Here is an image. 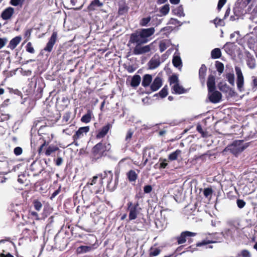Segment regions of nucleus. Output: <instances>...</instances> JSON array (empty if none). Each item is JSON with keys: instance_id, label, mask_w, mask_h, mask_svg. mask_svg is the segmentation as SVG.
Segmentation results:
<instances>
[{"instance_id": "1", "label": "nucleus", "mask_w": 257, "mask_h": 257, "mask_svg": "<svg viewBox=\"0 0 257 257\" xmlns=\"http://www.w3.org/2000/svg\"><path fill=\"white\" fill-rule=\"evenodd\" d=\"M155 32V28L151 27L137 30L131 34L128 43L136 44L133 51L134 54L141 55L151 51L150 45L144 46L142 45L149 41V38L154 34Z\"/></svg>"}, {"instance_id": "2", "label": "nucleus", "mask_w": 257, "mask_h": 257, "mask_svg": "<svg viewBox=\"0 0 257 257\" xmlns=\"http://www.w3.org/2000/svg\"><path fill=\"white\" fill-rule=\"evenodd\" d=\"M110 149V144L103 141L96 144L91 151L90 158L91 162L95 163L102 157L106 156Z\"/></svg>"}, {"instance_id": "3", "label": "nucleus", "mask_w": 257, "mask_h": 257, "mask_svg": "<svg viewBox=\"0 0 257 257\" xmlns=\"http://www.w3.org/2000/svg\"><path fill=\"white\" fill-rule=\"evenodd\" d=\"M247 147V144H243V140H236L226 147L224 151H229L232 154L237 155L243 151Z\"/></svg>"}, {"instance_id": "4", "label": "nucleus", "mask_w": 257, "mask_h": 257, "mask_svg": "<svg viewBox=\"0 0 257 257\" xmlns=\"http://www.w3.org/2000/svg\"><path fill=\"white\" fill-rule=\"evenodd\" d=\"M104 175L102 174H97L89 180L86 183L85 187L90 188L91 186H94L96 184L99 185L98 189L94 191L96 194H102L104 192V188L103 187V180L104 179Z\"/></svg>"}, {"instance_id": "5", "label": "nucleus", "mask_w": 257, "mask_h": 257, "mask_svg": "<svg viewBox=\"0 0 257 257\" xmlns=\"http://www.w3.org/2000/svg\"><path fill=\"white\" fill-rule=\"evenodd\" d=\"M48 145L49 142H47L44 140V143L38 149V152L39 155L41 156L44 154L46 156H49L51 155L52 153L59 150V148L56 146H49L47 147Z\"/></svg>"}, {"instance_id": "6", "label": "nucleus", "mask_w": 257, "mask_h": 257, "mask_svg": "<svg viewBox=\"0 0 257 257\" xmlns=\"http://www.w3.org/2000/svg\"><path fill=\"white\" fill-rule=\"evenodd\" d=\"M127 210L129 211L128 218L130 220L136 219L139 213V202L137 201L133 204L132 202H128L127 204Z\"/></svg>"}, {"instance_id": "7", "label": "nucleus", "mask_w": 257, "mask_h": 257, "mask_svg": "<svg viewBox=\"0 0 257 257\" xmlns=\"http://www.w3.org/2000/svg\"><path fill=\"white\" fill-rule=\"evenodd\" d=\"M196 235V233L185 231L182 232L179 236H177L176 240L178 244L184 243L187 240L189 243H191L193 241L191 237L195 236Z\"/></svg>"}, {"instance_id": "8", "label": "nucleus", "mask_w": 257, "mask_h": 257, "mask_svg": "<svg viewBox=\"0 0 257 257\" xmlns=\"http://www.w3.org/2000/svg\"><path fill=\"white\" fill-rule=\"evenodd\" d=\"M235 71L237 76L236 85L237 89L239 91H242L244 90V77L241 70L240 67L235 66Z\"/></svg>"}, {"instance_id": "9", "label": "nucleus", "mask_w": 257, "mask_h": 257, "mask_svg": "<svg viewBox=\"0 0 257 257\" xmlns=\"http://www.w3.org/2000/svg\"><path fill=\"white\" fill-rule=\"evenodd\" d=\"M89 130L88 126L80 127L72 137L74 143H75L77 140L83 138L89 131Z\"/></svg>"}, {"instance_id": "10", "label": "nucleus", "mask_w": 257, "mask_h": 257, "mask_svg": "<svg viewBox=\"0 0 257 257\" xmlns=\"http://www.w3.org/2000/svg\"><path fill=\"white\" fill-rule=\"evenodd\" d=\"M57 34L56 32H54L52 33L46 47L44 48L45 51L50 53L52 51L53 46L57 40Z\"/></svg>"}, {"instance_id": "11", "label": "nucleus", "mask_w": 257, "mask_h": 257, "mask_svg": "<svg viewBox=\"0 0 257 257\" xmlns=\"http://www.w3.org/2000/svg\"><path fill=\"white\" fill-rule=\"evenodd\" d=\"M111 127L112 125L109 123L102 126L97 131L96 138L97 139H100L104 138Z\"/></svg>"}, {"instance_id": "12", "label": "nucleus", "mask_w": 257, "mask_h": 257, "mask_svg": "<svg viewBox=\"0 0 257 257\" xmlns=\"http://www.w3.org/2000/svg\"><path fill=\"white\" fill-rule=\"evenodd\" d=\"M221 98V93L217 90H215L211 93L208 92V99L212 103H216L220 102Z\"/></svg>"}, {"instance_id": "13", "label": "nucleus", "mask_w": 257, "mask_h": 257, "mask_svg": "<svg viewBox=\"0 0 257 257\" xmlns=\"http://www.w3.org/2000/svg\"><path fill=\"white\" fill-rule=\"evenodd\" d=\"M115 180L113 182L112 179H109V181H108L107 184L106 188L110 192L113 191L117 187L118 183L119 173L115 172Z\"/></svg>"}, {"instance_id": "14", "label": "nucleus", "mask_w": 257, "mask_h": 257, "mask_svg": "<svg viewBox=\"0 0 257 257\" xmlns=\"http://www.w3.org/2000/svg\"><path fill=\"white\" fill-rule=\"evenodd\" d=\"M246 63L248 67L250 69H254L256 67V60L253 56L249 52L246 54Z\"/></svg>"}, {"instance_id": "15", "label": "nucleus", "mask_w": 257, "mask_h": 257, "mask_svg": "<svg viewBox=\"0 0 257 257\" xmlns=\"http://www.w3.org/2000/svg\"><path fill=\"white\" fill-rule=\"evenodd\" d=\"M162 85V80L160 77L157 76L150 85V89L152 91L158 90Z\"/></svg>"}, {"instance_id": "16", "label": "nucleus", "mask_w": 257, "mask_h": 257, "mask_svg": "<svg viewBox=\"0 0 257 257\" xmlns=\"http://www.w3.org/2000/svg\"><path fill=\"white\" fill-rule=\"evenodd\" d=\"M14 14V9L12 7H8L1 14V18L4 20L10 19Z\"/></svg>"}, {"instance_id": "17", "label": "nucleus", "mask_w": 257, "mask_h": 257, "mask_svg": "<svg viewBox=\"0 0 257 257\" xmlns=\"http://www.w3.org/2000/svg\"><path fill=\"white\" fill-rule=\"evenodd\" d=\"M138 173L135 170H130L126 174V176L127 180L130 182H135L138 178V173L140 172L139 170H137Z\"/></svg>"}, {"instance_id": "18", "label": "nucleus", "mask_w": 257, "mask_h": 257, "mask_svg": "<svg viewBox=\"0 0 257 257\" xmlns=\"http://www.w3.org/2000/svg\"><path fill=\"white\" fill-rule=\"evenodd\" d=\"M215 79L214 76L210 75L208 76V80L207 81V85L209 93H211L212 91L215 90Z\"/></svg>"}, {"instance_id": "19", "label": "nucleus", "mask_w": 257, "mask_h": 257, "mask_svg": "<svg viewBox=\"0 0 257 257\" xmlns=\"http://www.w3.org/2000/svg\"><path fill=\"white\" fill-rule=\"evenodd\" d=\"M31 169L32 171L35 172V173L34 174V176L38 175L44 170V168L41 166V163H36L35 161L31 164Z\"/></svg>"}, {"instance_id": "20", "label": "nucleus", "mask_w": 257, "mask_h": 257, "mask_svg": "<svg viewBox=\"0 0 257 257\" xmlns=\"http://www.w3.org/2000/svg\"><path fill=\"white\" fill-rule=\"evenodd\" d=\"M161 64L160 58L158 57L157 58H152L148 62V66L150 69H154L157 68Z\"/></svg>"}, {"instance_id": "21", "label": "nucleus", "mask_w": 257, "mask_h": 257, "mask_svg": "<svg viewBox=\"0 0 257 257\" xmlns=\"http://www.w3.org/2000/svg\"><path fill=\"white\" fill-rule=\"evenodd\" d=\"M21 40L22 38L20 36L14 38L10 41L8 47L10 48L11 50H14L20 43Z\"/></svg>"}, {"instance_id": "22", "label": "nucleus", "mask_w": 257, "mask_h": 257, "mask_svg": "<svg viewBox=\"0 0 257 257\" xmlns=\"http://www.w3.org/2000/svg\"><path fill=\"white\" fill-rule=\"evenodd\" d=\"M152 81V76L151 75L147 74L143 76L142 85L144 87H147L151 85Z\"/></svg>"}, {"instance_id": "23", "label": "nucleus", "mask_w": 257, "mask_h": 257, "mask_svg": "<svg viewBox=\"0 0 257 257\" xmlns=\"http://www.w3.org/2000/svg\"><path fill=\"white\" fill-rule=\"evenodd\" d=\"M102 5V3L99 0H93L87 7V10L89 12L94 11L96 7H101Z\"/></svg>"}, {"instance_id": "24", "label": "nucleus", "mask_w": 257, "mask_h": 257, "mask_svg": "<svg viewBox=\"0 0 257 257\" xmlns=\"http://www.w3.org/2000/svg\"><path fill=\"white\" fill-rule=\"evenodd\" d=\"M141 81V77L139 75H135L132 78L131 82V86L133 87L136 88L138 87Z\"/></svg>"}, {"instance_id": "25", "label": "nucleus", "mask_w": 257, "mask_h": 257, "mask_svg": "<svg viewBox=\"0 0 257 257\" xmlns=\"http://www.w3.org/2000/svg\"><path fill=\"white\" fill-rule=\"evenodd\" d=\"M207 67L204 64H202L199 70V76L200 80L202 82H204Z\"/></svg>"}, {"instance_id": "26", "label": "nucleus", "mask_w": 257, "mask_h": 257, "mask_svg": "<svg viewBox=\"0 0 257 257\" xmlns=\"http://www.w3.org/2000/svg\"><path fill=\"white\" fill-rule=\"evenodd\" d=\"M161 252L160 247H151L149 250V257H154L158 256Z\"/></svg>"}, {"instance_id": "27", "label": "nucleus", "mask_w": 257, "mask_h": 257, "mask_svg": "<svg viewBox=\"0 0 257 257\" xmlns=\"http://www.w3.org/2000/svg\"><path fill=\"white\" fill-rule=\"evenodd\" d=\"M91 249L92 247L90 246L81 245L77 247L76 249V252L77 254H81L89 252L91 251Z\"/></svg>"}, {"instance_id": "28", "label": "nucleus", "mask_w": 257, "mask_h": 257, "mask_svg": "<svg viewBox=\"0 0 257 257\" xmlns=\"http://www.w3.org/2000/svg\"><path fill=\"white\" fill-rule=\"evenodd\" d=\"M173 90L176 94H183L186 92L182 86L180 85L179 83L175 84L173 87Z\"/></svg>"}, {"instance_id": "29", "label": "nucleus", "mask_w": 257, "mask_h": 257, "mask_svg": "<svg viewBox=\"0 0 257 257\" xmlns=\"http://www.w3.org/2000/svg\"><path fill=\"white\" fill-rule=\"evenodd\" d=\"M181 151L179 149L171 153L168 156V160L170 161H175L177 159L179 156L181 154Z\"/></svg>"}, {"instance_id": "30", "label": "nucleus", "mask_w": 257, "mask_h": 257, "mask_svg": "<svg viewBox=\"0 0 257 257\" xmlns=\"http://www.w3.org/2000/svg\"><path fill=\"white\" fill-rule=\"evenodd\" d=\"M173 13L179 17H184L185 14L184 13L183 8L182 5L177 7L176 8L172 10Z\"/></svg>"}, {"instance_id": "31", "label": "nucleus", "mask_w": 257, "mask_h": 257, "mask_svg": "<svg viewBox=\"0 0 257 257\" xmlns=\"http://www.w3.org/2000/svg\"><path fill=\"white\" fill-rule=\"evenodd\" d=\"M211 56L212 59H218L221 56V52L219 48H215L211 51Z\"/></svg>"}, {"instance_id": "32", "label": "nucleus", "mask_w": 257, "mask_h": 257, "mask_svg": "<svg viewBox=\"0 0 257 257\" xmlns=\"http://www.w3.org/2000/svg\"><path fill=\"white\" fill-rule=\"evenodd\" d=\"M128 9L129 7L125 4H123L119 6L118 13L119 15H123L127 13Z\"/></svg>"}, {"instance_id": "33", "label": "nucleus", "mask_w": 257, "mask_h": 257, "mask_svg": "<svg viewBox=\"0 0 257 257\" xmlns=\"http://www.w3.org/2000/svg\"><path fill=\"white\" fill-rule=\"evenodd\" d=\"M172 63L174 67L177 68L182 65V61L179 56H173Z\"/></svg>"}, {"instance_id": "34", "label": "nucleus", "mask_w": 257, "mask_h": 257, "mask_svg": "<svg viewBox=\"0 0 257 257\" xmlns=\"http://www.w3.org/2000/svg\"><path fill=\"white\" fill-rule=\"evenodd\" d=\"M168 95V87L167 85L165 86L161 91L155 95V96L159 95L161 98H164Z\"/></svg>"}, {"instance_id": "35", "label": "nucleus", "mask_w": 257, "mask_h": 257, "mask_svg": "<svg viewBox=\"0 0 257 257\" xmlns=\"http://www.w3.org/2000/svg\"><path fill=\"white\" fill-rule=\"evenodd\" d=\"M91 120V112L89 111L87 113L82 116L81 121L84 123H88Z\"/></svg>"}, {"instance_id": "36", "label": "nucleus", "mask_w": 257, "mask_h": 257, "mask_svg": "<svg viewBox=\"0 0 257 257\" xmlns=\"http://www.w3.org/2000/svg\"><path fill=\"white\" fill-rule=\"evenodd\" d=\"M33 204L34 208L38 211H39L42 208V203L38 199H35L33 201Z\"/></svg>"}, {"instance_id": "37", "label": "nucleus", "mask_w": 257, "mask_h": 257, "mask_svg": "<svg viewBox=\"0 0 257 257\" xmlns=\"http://www.w3.org/2000/svg\"><path fill=\"white\" fill-rule=\"evenodd\" d=\"M134 131L132 129H130L126 133L125 141L126 142V144H129L131 142V140L133 137L134 134Z\"/></svg>"}, {"instance_id": "38", "label": "nucleus", "mask_w": 257, "mask_h": 257, "mask_svg": "<svg viewBox=\"0 0 257 257\" xmlns=\"http://www.w3.org/2000/svg\"><path fill=\"white\" fill-rule=\"evenodd\" d=\"M226 78L227 79L228 82L231 85H234V75L233 73H229L226 74Z\"/></svg>"}, {"instance_id": "39", "label": "nucleus", "mask_w": 257, "mask_h": 257, "mask_svg": "<svg viewBox=\"0 0 257 257\" xmlns=\"http://www.w3.org/2000/svg\"><path fill=\"white\" fill-rule=\"evenodd\" d=\"M215 67L217 71L220 74H221L223 72L224 67L223 64L222 62L216 61L215 63Z\"/></svg>"}, {"instance_id": "40", "label": "nucleus", "mask_w": 257, "mask_h": 257, "mask_svg": "<svg viewBox=\"0 0 257 257\" xmlns=\"http://www.w3.org/2000/svg\"><path fill=\"white\" fill-rule=\"evenodd\" d=\"M151 18L149 16L146 18H142L140 22V25L141 26H147L148 24L150 22Z\"/></svg>"}, {"instance_id": "41", "label": "nucleus", "mask_w": 257, "mask_h": 257, "mask_svg": "<svg viewBox=\"0 0 257 257\" xmlns=\"http://www.w3.org/2000/svg\"><path fill=\"white\" fill-rule=\"evenodd\" d=\"M170 11L169 5L168 4L163 6L160 9V13L164 16L168 14Z\"/></svg>"}, {"instance_id": "42", "label": "nucleus", "mask_w": 257, "mask_h": 257, "mask_svg": "<svg viewBox=\"0 0 257 257\" xmlns=\"http://www.w3.org/2000/svg\"><path fill=\"white\" fill-rule=\"evenodd\" d=\"M215 242H216V241H212V240L206 239V240H202L201 242H197L196 243V246H201L202 245H207V244H208L210 243H215Z\"/></svg>"}, {"instance_id": "43", "label": "nucleus", "mask_w": 257, "mask_h": 257, "mask_svg": "<svg viewBox=\"0 0 257 257\" xmlns=\"http://www.w3.org/2000/svg\"><path fill=\"white\" fill-rule=\"evenodd\" d=\"M26 51L31 54L35 53V50L32 46L31 42H28L26 46Z\"/></svg>"}, {"instance_id": "44", "label": "nucleus", "mask_w": 257, "mask_h": 257, "mask_svg": "<svg viewBox=\"0 0 257 257\" xmlns=\"http://www.w3.org/2000/svg\"><path fill=\"white\" fill-rule=\"evenodd\" d=\"M213 193V190L211 188H206L204 189L203 194L205 197L211 196Z\"/></svg>"}, {"instance_id": "45", "label": "nucleus", "mask_w": 257, "mask_h": 257, "mask_svg": "<svg viewBox=\"0 0 257 257\" xmlns=\"http://www.w3.org/2000/svg\"><path fill=\"white\" fill-rule=\"evenodd\" d=\"M170 83L171 84L172 83L177 84L179 83L178 77L176 74H173L170 76L169 78Z\"/></svg>"}, {"instance_id": "46", "label": "nucleus", "mask_w": 257, "mask_h": 257, "mask_svg": "<svg viewBox=\"0 0 257 257\" xmlns=\"http://www.w3.org/2000/svg\"><path fill=\"white\" fill-rule=\"evenodd\" d=\"M70 112L68 111L65 112L63 116L62 121L65 123H67L70 118Z\"/></svg>"}, {"instance_id": "47", "label": "nucleus", "mask_w": 257, "mask_h": 257, "mask_svg": "<svg viewBox=\"0 0 257 257\" xmlns=\"http://www.w3.org/2000/svg\"><path fill=\"white\" fill-rule=\"evenodd\" d=\"M169 47V45H167L166 43L165 42H161L159 44V49L161 52H163L164 51L167 47Z\"/></svg>"}, {"instance_id": "48", "label": "nucleus", "mask_w": 257, "mask_h": 257, "mask_svg": "<svg viewBox=\"0 0 257 257\" xmlns=\"http://www.w3.org/2000/svg\"><path fill=\"white\" fill-rule=\"evenodd\" d=\"M236 204H237V207L241 209V208H243L245 206L246 203L243 200L238 199L236 200Z\"/></svg>"}, {"instance_id": "49", "label": "nucleus", "mask_w": 257, "mask_h": 257, "mask_svg": "<svg viewBox=\"0 0 257 257\" xmlns=\"http://www.w3.org/2000/svg\"><path fill=\"white\" fill-rule=\"evenodd\" d=\"M169 24L175 26H181L182 23L178 21L177 19L171 18L169 21Z\"/></svg>"}, {"instance_id": "50", "label": "nucleus", "mask_w": 257, "mask_h": 257, "mask_svg": "<svg viewBox=\"0 0 257 257\" xmlns=\"http://www.w3.org/2000/svg\"><path fill=\"white\" fill-rule=\"evenodd\" d=\"M159 161H163L162 163L160 164L159 169H165L168 166V163H166L167 159H162L160 158Z\"/></svg>"}, {"instance_id": "51", "label": "nucleus", "mask_w": 257, "mask_h": 257, "mask_svg": "<svg viewBox=\"0 0 257 257\" xmlns=\"http://www.w3.org/2000/svg\"><path fill=\"white\" fill-rule=\"evenodd\" d=\"M61 190V187L60 186L59 188L55 190L51 195L50 199L53 200L57 195H58Z\"/></svg>"}, {"instance_id": "52", "label": "nucleus", "mask_w": 257, "mask_h": 257, "mask_svg": "<svg viewBox=\"0 0 257 257\" xmlns=\"http://www.w3.org/2000/svg\"><path fill=\"white\" fill-rule=\"evenodd\" d=\"M143 197L144 193L142 192V190L140 189V191L136 194L135 196V199L137 200V201H139L140 199H142Z\"/></svg>"}, {"instance_id": "53", "label": "nucleus", "mask_w": 257, "mask_h": 257, "mask_svg": "<svg viewBox=\"0 0 257 257\" xmlns=\"http://www.w3.org/2000/svg\"><path fill=\"white\" fill-rule=\"evenodd\" d=\"M14 153L16 156H19L23 153V149L20 147H17L14 150Z\"/></svg>"}, {"instance_id": "54", "label": "nucleus", "mask_w": 257, "mask_h": 257, "mask_svg": "<svg viewBox=\"0 0 257 257\" xmlns=\"http://www.w3.org/2000/svg\"><path fill=\"white\" fill-rule=\"evenodd\" d=\"M153 187L150 185H147L144 186V191L145 193L148 194L152 191Z\"/></svg>"}, {"instance_id": "55", "label": "nucleus", "mask_w": 257, "mask_h": 257, "mask_svg": "<svg viewBox=\"0 0 257 257\" xmlns=\"http://www.w3.org/2000/svg\"><path fill=\"white\" fill-rule=\"evenodd\" d=\"M26 181V176L24 174L20 175L18 176V181L21 184H24Z\"/></svg>"}, {"instance_id": "56", "label": "nucleus", "mask_w": 257, "mask_h": 257, "mask_svg": "<svg viewBox=\"0 0 257 257\" xmlns=\"http://www.w3.org/2000/svg\"><path fill=\"white\" fill-rule=\"evenodd\" d=\"M8 89H9V92L10 93H14V94H16L19 96H20L22 94L21 92L17 89H14L12 88H9Z\"/></svg>"}, {"instance_id": "57", "label": "nucleus", "mask_w": 257, "mask_h": 257, "mask_svg": "<svg viewBox=\"0 0 257 257\" xmlns=\"http://www.w3.org/2000/svg\"><path fill=\"white\" fill-rule=\"evenodd\" d=\"M226 0H219L218 5H217V10H218V11H220L221 8L223 7V6L226 3Z\"/></svg>"}, {"instance_id": "58", "label": "nucleus", "mask_w": 257, "mask_h": 257, "mask_svg": "<svg viewBox=\"0 0 257 257\" xmlns=\"http://www.w3.org/2000/svg\"><path fill=\"white\" fill-rule=\"evenodd\" d=\"M213 23L216 26H222V24L223 22L221 19H218L217 18H215L213 20Z\"/></svg>"}, {"instance_id": "59", "label": "nucleus", "mask_w": 257, "mask_h": 257, "mask_svg": "<svg viewBox=\"0 0 257 257\" xmlns=\"http://www.w3.org/2000/svg\"><path fill=\"white\" fill-rule=\"evenodd\" d=\"M242 257H250V254L249 251L246 249H243L241 252Z\"/></svg>"}, {"instance_id": "60", "label": "nucleus", "mask_w": 257, "mask_h": 257, "mask_svg": "<svg viewBox=\"0 0 257 257\" xmlns=\"http://www.w3.org/2000/svg\"><path fill=\"white\" fill-rule=\"evenodd\" d=\"M55 165L57 166H59L62 165L63 163V159L61 157H58L55 160Z\"/></svg>"}, {"instance_id": "61", "label": "nucleus", "mask_w": 257, "mask_h": 257, "mask_svg": "<svg viewBox=\"0 0 257 257\" xmlns=\"http://www.w3.org/2000/svg\"><path fill=\"white\" fill-rule=\"evenodd\" d=\"M125 69L129 73H132L136 70V68H135L133 65H128Z\"/></svg>"}, {"instance_id": "62", "label": "nucleus", "mask_w": 257, "mask_h": 257, "mask_svg": "<svg viewBox=\"0 0 257 257\" xmlns=\"http://www.w3.org/2000/svg\"><path fill=\"white\" fill-rule=\"evenodd\" d=\"M196 130L200 134H202V135L203 136L204 134V132L202 128V126L200 124H198L196 127Z\"/></svg>"}, {"instance_id": "63", "label": "nucleus", "mask_w": 257, "mask_h": 257, "mask_svg": "<svg viewBox=\"0 0 257 257\" xmlns=\"http://www.w3.org/2000/svg\"><path fill=\"white\" fill-rule=\"evenodd\" d=\"M21 3V0H11V4L14 6H18Z\"/></svg>"}, {"instance_id": "64", "label": "nucleus", "mask_w": 257, "mask_h": 257, "mask_svg": "<svg viewBox=\"0 0 257 257\" xmlns=\"http://www.w3.org/2000/svg\"><path fill=\"white\" fill-rule=\"evenodd\" d=\"M0 257H14L12 254H11L10 252H7L6 253H0Z\"/></svg>"}]
</instances>
